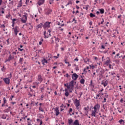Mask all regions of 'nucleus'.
I'll list each match as a JSON object with an SVG mask.
<instances>
[{
  "label": "nucleus",
  "mask_w": 125,
  "mask_h": 125,
  "mask_svg": "<svg viewBox=\"0 0 125 125\" xmlns=\"http://www.w3.org/2000/svg\"><path fill=\"white\" fill-rule=\"evenodd\" d=\"M64 86H66L67 87V88H68V86H69V84L68 83H67V84L64 83Z\"/></svg>",
  "instance_id": "obj_42"
},
{
  "label": "nucleus",
  "mask_w": 125,
  "mask_h": 125,
  "mask_svg": "<svg viewBox=\"0 0 125 125\" xmlns=\"http://www.w3.org/2000/svg\"><path fill=\"white\" fill-rule=\"evenodd\" d=\"M15 33L16 36H17V34L19 33V27L18 26H16L15 28H13Z\"/></svg>",
  "instance_id": "obj_8"
},
{
  "label": "nucleus",
  "mask_w": 125,
  "mask_h": 125,
  "mask_svg": "<svg viewBox=\"0 0 125 125\" xmlns=\"http://www.w3.org/2000/svg\"><path fill=\"white\" fill-rule=\"evenodd\" d=\"M73 4V2H72L71 1V0H69V1H68V2L67 3V4L66 5V6H67V5H70V4Z\"/></svg>",
  "instance_id": "obj_27"
},
{
  "label": "nucleus",
  "mask_w": 125,
  "mask_h": 125,
  "mask_svg": "<svg viewBox=\"0 0 125 125\" xmlns=\"http://www.w3.org/2000/svg\"><path fill=\"white\" fill-rule=\"evenodd\" d=\"M42 26H43V24H42V23H41L40 24H38L36 26L37 31H39V29H42Z\"/></svg>",
  "instance_id": "obj_10"
},
{
  "label": "nucleus",
  "mask_w": 125,
  "mask_h": 125,
  "mask_svg": "<svg viewBox=\"0 0 125 125\" xmlns=\"http://www.w3.org/2000/svg\"><path fill=\"white\" fill-rule=\"evenodd\" d=\"M89 67L91 68V69H92L93 70L94 69H95V66L93 65V64L90 65Z\"/></svg>",
  "instance_id": "obj_24"
},
{
  "label": "nucleus",
  "mask_w": 125,
  "mask_h": 125,
  "mask_svg": "<svg viewBox=\"0 0 125 125\" xmlns=\"http://www.w3.org/2000/svg\"><path fill=\"white\" fill-rule=\"evenodd\" d=\"M14 97V96H11V98H10V100L11 101H12V99Z\"/></svg>",
  "instance_id": "obj_61"
},
{
  "label": "nucleus",
  "mask_w": 125,
  "mask_h": 125,
  "mask_svg": "<svg viewBox=\"0 0 125 125\" xmlns=\"http://www.w3.org/2000/svg\"><path fill=\"white\" fill-rule=\"evenodd\" d=\"M99 13H100V12L99 11H97V12H96V14H97V15H98Z\"/></svg>",
  "instance_id": "obj_57"
},
{
  "label": "nucleus",
  "mask_w": 125,
  "mask_h": 125,
  "mask_svg": "<svg viewBox=\"0 0 125 125\" xmlns=\"http://www.w3.org/2000/svg\"><path fill=\"white\" fill-rule=\"evenodd\" d=\"M55 111L56 112V116H57L60 114V112H59V109H58V108H56Z\"/></svg>",
  "instance_id": "obj_16"
},
{
  "label": "nucleus",
  "mask_w": 125,
  "mask_h": 125,
  "mask_svg": "<svg viewBox=\"0 0 125 125\" xmlns=\"http://www.w3.org/2000/svg\"><path fill=\"white\" fill-rule=\"evenodd\" d=\"M101 84L104 85V87H106L108 84V81L106 80L104 82L102 83Z\"/></svg>",
  "instance_id": "obj_14"
},
{
  "label": "nucleus",
  "mask_w": 125,
  "mask_h": 125,
  "mask_svg": "<svg viewBox=\"0 0 125 125\" xmlns=\"http://www.w3.org/2000/svg\"><path fill=\"white\" fill-rule=\"evenodd\" d=\"M26 21H27V17L26 16H24L21 18V22H22V23H26Z\"/></svg>",
  "instance_id": "obj_11"
},
{
  "label": "nucleus",
  "mask_w": 125,
  "mask_h": 125,
  "mask_svg": "<svg viewBox=\"0 0 125 125\" xmlns=\"http://www.w3.org/2000/svg\"><path fill=\"white\" fill-rule=\"evenodd\" d=\"M76 8H77V9H80V7L78 5L76 6Z\"/></svg>",
  "instance_id": "obj_55"
},
{
  "label": "nucleus",
  "mask_w": 125,
  "mask_h": 125,
  "mask_svg": "<svg viewBox=\"0 0 125 125\" xmlns=\"http://www.w3.org/2000/svg\"><path fill=\"white\" fill-rule=\"evenodd\" d=\"M80 83L82 84H83L84 83V82H85V81H84V79H82L81 80H80Z\"/></svg>",
  "instance_id": "obj_23"
},
{
  "label": "nucleus",
  "mask_w": 125,
  "mask_h": 125,
  "mask_svg": "<svg viewBox=\"0 0 125 125\" xmlns=\"http://www.w3.org/2000/svg\"><path fill=\"white\" fill-rule=\"evenodd\" d=\"M29 1H30V0H26V2H25L26 4H27V3H28V2H29Z\"/></svg>",
  "instance_id": "obj_51"
},
{
  "label": "nucleus",
  "mask_w": 125,
  "mask_h": 125,
  "mask_svg": "<svg viewBox=\"0 0 125 125\" xmlns=\"http://www.w3.org/2000/svg\"><path fill=\"white\" fill-rule=\"evenodd\" d=\"M39 110L40 112H44V110H43V109H42V106L39 107Z\"/></svg>",
  "instance_id": "obj_25"
},
{
  "label": "nucleus",
  "mask_w": 125,
  "mask_h": 125,
  "mask_svg": "<svg viewBox=\"0 0 125 125\" xmlns=\"http://www.w3.org/2000/svg\"><path fill=\"white\" fill-rule=\"evenodd\" d=\"M73 119H68V124L69 125H72V124H73Z\"/></svg>",
  "instance_id": "obj_20"
},
{
  "label": "nucleus",
  "mask_w": 125,
  "mask_h": 125,
  "mask_svg": "<svg viewBox=\"0 0 125 125\" xmlns=\"http://www.w3.org/2000/svg\"><path fill=\"white\" fill-rule=\"evenodd\" d=\"M109 74H110L112 76H114V75H115V73L114 72H109Z\"/></svg>",
  "instance_id": "obj_43"
},
{
  "label": "nucleus",
  "mask_w": 125,
  "mask_h": 125,
  "mask_svg": "<svg viewBox=\"0 0 125 125\" xmlns=\"http://www.w3.org/2000/svg\"><path fill=\"white\" fill-rule=\"evenodd\" d=\"M99 11L101 14H103V13H104V9H102V8L100 9Z\"/></svg>",
  "instance_id": "obj_21"
},
{
  "label": "nucleus",
  "mask_w": 125,
  "mask_h": 125,
  "mask_svg": "<svg viewBox=\"0 0 125 125\" xmlns=\"http://www.w3.org/2000/svg\"><path fill=\"white\" fill-rule=\"evenodd\" d=\"M38 81L39 83H41L43 81L42 78V76H41V75H38Z\"/></svg>",
  "instance_id": "obj_12"
},
{
  "label": "nucleus",
  "mask_w": 125,
  "mask_h": 125,
  "mask_svg": "<svg viewBox=\"0 0 125 125\" xmlns=\"http://www.w3.org/2000/svg\"><path fill=\"white\" fill-rule=\"evenodd\" d=\"M68 89H68V88L65 89V93L64 94V95L65 96H66V97H68V96H69V92H68Z\"/></svg>",
  "instance_id": "obj_19"
},
{
  "label": "nucleus",
  "mask_w": 125,
  "mask_h": 125,
  "mask_svg": "<svg viewBox=\"0 0 125 125\" xmlns=\"http://www.w3.org/2000/svg\"><path fill=\"white\" fill-rule=\"evenodd\" d=\"M93 78H96V73L94 72L92 75Z\"/></svg>",
  "instance_id": "obj_33"
},
{
  "label": "nucleus",
  "mask_w": 125,
  "mask_h": 125,
  "mask_svg": "<svg viewBox=\"0 0 125 125\" xmlns=\"http://www.w3.org/2000/svg\"><path fill=\"white\" fill-rule=\"evenodd\" d=\"M43 35L44 36V39H47L51 36L50 33H48V32H46L45 31H44Z\"/></svg>",
  "instance_id": "obj_7"
},
{
  "label": "nucleus",
  "mask_w": 125,
  "mask_h": 125,
  "mask_svg": "<svg viewBox=\"0 0 125 125\" xmlns=\"http://www.w3.org/2000/svg\"><path fill=\"white\" fill-rule=\"evenodd\" d=\"M22 0H20V1H19V2L18 4V6L17 7L18 8H20V7H21V6H22Z\"/></svg>",
  "instance_id": "obj_17"
},
{
  "label": "nucleus",
  "mask_w": 125,
  "mask_h": 125,
  "mask_svg": "<svg viewBox=\"0 0 125 125\" xmlns=\"http://www.w3.org/2000/svg\"><path fill=\"white\" fill-rule=\"evenodd\" d=\"M18 50L20 51H23V49H21L20 48H18Z\"/></svg>",
  "instance_id": "obj_54"
},
{
  "label": "nucleus",
  "mask_w": 125,
  "mask_h": 125,
  "mask_svg": "<svg viewBox=\"0 0 125 125\" xmlns=\"http://www.w3.org/2000/svg\"><path fill=\"white\" fill-rule=\"evenodd\" d=\"M100 110V104H97L94 105L91 110V115L92 117H96V114L99 113Z\"/></svg>",
  "instance_id": "obj_1"
},
{
  "label": "nucleus",
  "mask_w": 125,
  "mask_h": 125,
  "mask_svg": "<svg viewBox=\"0 0 125 125\" xmlns=\"http://www.w3.org/2000/svg\"><path fill=\"white\" fill-rule=\"evenodd\" d=\"M102 48H103V49H105V46H104V45H102Z\"/></svg>",
  "instance_id": "obj_52"
},
{
  "label": "nucleus",
  "mask_w": 125,
  "mask_h": 125,
  "mask_svg": "<svg viewBox=\"0 0 125 125\" xmlns=\"http://www.w3.org/2000/svg\"><path fill=\"white\" fill-rule=\"evenodd\" d=\"M79 95H80L79 98H81V97H82V95H83V92H80L79 93Z\"/></svg>",
  "instance_id": "obj_40"
},
{
  "label": "nucleus",
  "mask_w": 125,
  "mask_h": 125,
  "mask_svg": "<svg viewBox=\"0 0 125 125\" xmlns=\"http://www.w3.org/2000/svg\"><path fill=\"white\" fill-rule=\"evenodd\" d=\"M28 125H32V124L30 122H28Z\"/></svg>",
  "instance_id": "obj_62"
},
{
  "label": "nucleus",
  "mask_w": 125,
  "mask_h": 125,
  "mask_svg": "<svg viewBox=\"0 0 125 125\" xmlns=\"http://www.w3.org/2000/svg\"><path fill=\"white\" fill-rule=\"evenodd\" d=\"M4 112L5 113H8V112H9V109L7 108V109H5V110H4Z\"/></svg>",
  "instance_id": "obj_30"
},
{
  "label": "nucleus",
  "mask_w": 125,
  "mask_h": 125,
  "mask_svg": "<svg viewBox=\"0 0 125 125\" xmlns=\"http://www.w3.org/2000/svg\"><path fill=\"white\" fill-rule=\"evenodd\" d=\"M47 32L49 34H50V33L51 32V30H50V29H49L48 30V31Z\"/></svg>",
  "instance_id": "obj_53"
},
{
  "label": "nucleus",
  "mask_w": 125,
  "mask_h": 125,
  "mask_svg": "<svg viewBox=\"0 0 125 125\" xmlns=\"http://www.w3.org/2000/svg\"><path fill=\"white\" fill-rule=\"evenodd\" d=\"M51 11H52L51 9H47L45 11L46 14H47V15H49V14H50V13H51Z\"/></svg>",
  "instance_id": "obj_15"
},
{
  "label": "nucleus",
  "mask_w": 125,
  "mask_h": 125,
  "mask_svg": "<svg viewBox=\"0 0 125 125\" xmlns=\"http://www.w3.org/2000/svg\"><path fill=\"white\" fill-rule=\"evenodd\" d=\"M75 83V81L74 80H72L68 86H67V89L71 88V89H74V83Z\"/></svg>",
  "instance_id": "obj_4"
},
{
  "label": "nucleus",
  "mask_w": 125,
  "mask_h": 125,
  "mask_svg": "<svg viewBox=\"0 0 125 125\" xmlns=\"http://www.w3.org/2000/svg\"><path fill=\"white\" fill-rule=\"evenodd\" d=\"M72 111H73V109L72 108L69 109V113H71Z\"/></svg>",
  "instance_id": "obj_60"
},
{
  "label": "nucleus",
  "mask_w": 125,
  "mask_h": 125,
  "mask_svg": "<svg viewBox=\"0 0 125 125\" xmlns=\"http://www.w3.org/2000/svg\"><path fill=\"white\" fill-rule=\"evenodd\" d=\"M15 21H16V19H13L12 23H13V24H14V22H15Z\"/></svg>",
  "instance_id": "obj_46"
},
{
  "label": "nucleus",
  "mask_w": 125,
  "mask_h": 125,
  "mask_svg": "<svg viewBox=\"0 0 125 125\" xmlns=\"http://www.w3.org/2000/svg\"><path fill=\"white\" fill-rule=\"evenodd\" d=\"M51 43H54V41L52 40V38L51 39Z\"/></svg>",
  "instance_id": "obj_48"
},
{
  "label": "nucleus",
  "mask_w": 125,
  "mask_h": 125,
  "mask_svg": "<svg viewBox=\"0 0 125 125\" xmlns=\"http://www.w3.org/2000/svg\"><path fill=\"white\" fill-rule=\"evenodd\" d=\"M102 20L103 21L101 22V24H103V23L104 22V19H102Z\"/></svg>",
  "instance_id": "obj_58"
},
{
  "label": "nucleus",
  "mask_w": 125,
  "mask_h": 125,
  "mask_svg": "<svg viewBox=\"0 0 125 125\" xmlns=\"http://www.w3.org/2000/svg\"><path fill=\"white\" fill-rule=\"evenodd\" d=\"M66 78H69L70 77V75H69V74L68 73H66Z\"/></svg>",
  "instance_id": "obj_47"
},
{
  "label": "nucleus",
  "mask_w": 125,
  "mask_h": 125,
  "mask_svg": "<svg viewBox=\"0 0 125 125\" xmlns=\"http://www.w3.org/2000/svg\"><path fill=\"white\" fill-rule=\"evenodd\" d=\"M3 103L4 104L6 103V99L5 98H3Z\"/></svg>",
  "instance_id": "obj_37"
},
{
  "label": "nucleus",
  "mask_w": 125,
  "mask_h": 125,
  "mask_svg": "<svg viewBox=\"0 0 125 125\" xmlns=\"http://www.w3.org/2000/svg\"><path fill=\"white\" fill-rule=\"evenodd\" d=\"M50 24H51V22H46L43 25V29H48L50 27Z\"/></svg>",
  "instance_id": "obj_5"
},
{
  "label": "nucleus",
  "mask_w": 125,
  "mask_h": 125,
  "mask_svg": "<svg viewBox=\"0 0 125 125\" xmlns=\"http://www.w3.org/2000/svg\"><path fill=\"white\" fill-rule=\"evenodd\" d=\"M55 42H59V38H55Z\"/></svg>",
  "instance_id": "obj_31"
},
{
  "label": "nucleus",
  "mask_w": 125,
  "mask_h": 125,
  "mask_svg": "<svg viewBox=\"0 0 125 125\" xmlns=\"http://www.w3.org/2000/svg\"><path fill=\"white\" fill-rule=\"evenodd\" d=\"M78 78H79V75H78V74L76 73H74L72 74V79L73 80L72 81H74V82H75V81H77Z\"/></svg>",
  "instance_id": "obj_6"
},
{
  "label": "nucleus",
  "mask_w": 125,
  "mask_h": 125,
  "mask_svg": "<svg viewBox=\"0 0 125 125\" xmlns=\"http://www.w3.org/2000/svg\"><path fill=\"white\" fill-rule=\"evenodd\" d=\"M11 74H10V77L8 78H4L3 81L6 84H9L10 83V78H11Z\"/></svg>",
  "instance_id": "obj_3"
},
{
  "label": "nucleus",
  "mask_w": 125,
  "mask_h": 125,
  "mask_svg": "<svg viewBox=\"0 0 125 125\" xmlns=\"http://www.w3.org/2000/svg\"><path fill=\"white\" fill-rule=\"evenodd\" d=\"M54 1V0H49V2L50 4H52Z\"/></svg>",
  "instance_id": "obj_29"
},
{
  "label": "nucleus",
  "mask_w": 125,
  "mask_h": 125,
  "mask_svg": "<svg viewBox=\"0 0 125 125\" xmlns=\"http://www.w3.org/2000/svg\"><path fill=\"white\" fill-rule=\"evenodd\" d=\"M89 24L90 25V26H91V25H92V21H90V22L89 23Z\"/></svg>",
  "instance_id": "obj_64"
},
{
  "label": "nucleus",
  "mask_w": 125,
  "mask_h": 125,
  "mask_svg": "<svg viewBox=\"0 0 125 125\" xmlns=\"http://www.w3.org/2000/svg\"><path fill=\"white\" fill-rule=\"evenodd\" d=\"M33 84L38 85V84H40V83L39 82H34V83H33Z\"/></svg>",
  "instance_id": "obj_35"
},
{
  "label": "nucleus",
  "mask_w": 125,
  "mask_h": 125,
  "mask_svg": "<svg viewBox=\"0 0 125 125\" xmlns=\"http://www.w3.org/2000/svg\"><path fill=\"white\" fill-rule=\"evenodd\" d=\"M119 123H120V124H122V123H125V121L123 119H121L119 121Z\"/></svg>",
  "instance_id": "obj_32"
},
{
  "label": "nucleus",
  "mask_w": 125,
  "mask_h": 125,
  "mask_svg": "<svg viewBox=\"0 0 125 125\" xmlns=\"http://www.w3.org/2000/svg\"><path fill=\"white\" fill-rule=\"evenodd\" d=\"M73 89H74L69 88V92H70V93H72V90H73Z\"/></svg>",
  "instance_id": "obj_45"
},
{
  "label": "nucleus",
  "mask_w": 125,
  "mask_h": 125,
  "mask_svg": "<svg viewBox=\"0 0 125 125\" xmlns=\"http://www.w3.org/2000/svg\"><path fill=\"white\" fill-rule=\"evenodd\" d=\"M22 61H23V58H21L20 59V62L21 63V62H22Z\"/></svg>",
  "instance_id": "obj_44"
},
{
  "label": "nucleus",
  "mask_w": 125,
  "mask_h": 125,
  "mask_svg": "<svg viewBox=\"0 0 125 125\" xmlns=\"http://www.w3.org/2000/svg\"><path fill=\"white\" fill-rule=\"evenodd\" d=\"M12 59V57L11 56V55H10L9 56V58H8V61H10Z\"/></svg>",
  "instance_id": "obj_34"
},
{
  "label": "nucleus",
  "mask_w": 125,
  "mask_h": 125,
  "mask_svg": "<svg viewBox=\"0 0 125 125\" xmlns=\"http://www.w3.org/2000/svg\"><path fill=\"white\" fill-rule=\"evenodd\" d=\"M83 73L85 74H86V73H87V71H86V68H84L83 69Z\"/></svg>",
  "instance_id": "obj_39"
},
{
  "label": "nucleus",
  "mask_w": 125,
  "mask_h": 125,
  "mask_svg": "<svg viewBox=\"0 0 125 125\" xmlns=\"http://www.w3.org/2000/svg\"><path fill=\"white\" fill-rule=\"evenodd\" d=\"M75 70H76V71H79V67L78 66L75 67Z\"/></svg>",
  "instance_id": "obj_49"
},
{
  "label": "nucleus",
  "mask_w": 125,
  "mask_h": 125,
  "mask_svg": "<svg viewBox=\"0 0 125 125\" xmlns=\"http://www.w3.org/2000/svg\"><path fill=\"white\" fill-rule=\"evenodd\" d=\"M105 65H109L110 64V60H107L105 62Z\"/></svg>",
  "instance_id": "obj_26"
},
{
  "label": "nucleus",
  "mask_w": 125,
  "mask_h": 125,
  "mask_svg": "<svg viewBox=\"0 0 125 125\" xmlns=\"http://www.w3.org/2000/svg\"><path fill=\"white\" fill-rule=\"evenodd\" d=\"M44 1L45 0H39L38 2V4H39V5H42L43 4V3H44Z\"/></svg>",
  "instance_id": "obj_13"
},
{
  "label": "nucleus",
  "mask_w": 125,
  "mask_h": 125,
  "mask_svg": "<svg viewBox=\"0 0 125 125\" xmlns=\"http://www.w3.org/2000/svg\"><path fill=\"white\" fill-rule=\"evenodd\" d=\"M42 64H43V65H44V64H45V63H47V61L46 60H45V59H44L42 60Z\"/></svg>",
  "instance_id": "obj_22"
},
{
  "label": "nucleus",
  "mask_w": 125,
  "mask_h": 125,
  "mask_svg": "<svg viewBox=\"0 0 125 125\" xmlns=\"http://www.w3.org/2000/svg\"><path fill=\"white\" fill-rule=\"evenodd\" d=\"M89 7V5H86V6H85V9H86V10H88Z\"/></svg>",
  "instance_id": "obj_41"
},
{
  "label": "nucleus",
  "mask_w": 125,
  "mask_h": 125,
  "mask_svg": "<svg viewBox=\"0 0 125 125\" xmlns=\"http://www.w3.org/2000/svg\"><path fill=\"white\" fill-rule=\"evenodd\" d=\"M75 106L76 107V109H77V110H79V106H80V101L76 99L75 100Z\"/></svg>",
  "instance_id": "obj_9"
},
{
  "label": "nucleus",
  "mask_w": 125,
  "mask_h": 125,
  "mask_svg": "<svg viewBox=\"0 0 125 125\" xmlns=\"http://www.w3.org/2000/svg\"><path fill=\"white\" fill-rule=\"evenodd\" d=\"M27 118V116H25L24 117H22L21 119H23V120H25V119Z\"/></svg>",
  "instance_id": "obj_56"
},
{
  "label": "nucleus",
  "mask_w": 125,
  "mask_h": 125,
  "mask_svg": "<svg viewBox=\"0 0 125 125\" xmlns=\"http://www.w3.org/2000/svg\"><path fill=\"white\" fill-rule=\"evenodd\" d=\"M73 125H80V123L79 122V120H76L73 124Z\"/></svg>",
  "instance_id": "obj_18"
},
{
  "label": "nucleus",
  "mask_w": 125,
  "mask_h": 125,
  "mask_svg": "<svg viewBox=\"0 0 125 125\" xmlns=\"http://www.w3.org/2000/svg\"><path fill=\"white\" fill-rule=\"evenodd\" d=\"M63 107H65V106L64 105V104H62V105L61 106V108H63Z\"/></svg>",
  "instance_id": "obj_63"
},
{
  "label": "nucleus",
  "mask_w": 125,
  "mask_h": 125,
  "mask_svg": "<svg viewBox=\"0 0 125 125\" xmlns=\"http://www.w3.org/2000/svg\"><path fill=\"white\" fill-rule=\"evenodd\" d=\"M5 70V68H4V66H3V67L1 69V70L2 71V72H4Z\"/></svg>",
  "instance_id": "obj_36"
},
{
  "label": "nucleus",
  "mask_w": 125,
  "mask_h": 125,
  "mask_svg": "<svg viewBox=\"0 0 125 125\" xmlns=\"http://www.w3.org/2000/svg\"><path fill=\"white\" fill-rule=\"evenodd\" d=\"M90 16H95V15H94L92 13H90Z\"/></svg>",
  "instance_id": "obj_59"
},
{
  "label": "nucleus",
  "mask_w": 125,
  "mask_h": 125,
  "mask_svg": "<svg viewBox=\"0 0 125 125\" xmlns=\"http://www.w3.org/2000/svg\"><path fill=\"white\" fill-rule=\"evenodd\" d=\"M102 95H103V94L100 93L99 94L97 95V97H101L102 96Z\"/></svg>",
  "instance_id": "obj_28"
},
{
  "label": "nucleus",
  "mask_w": 125,
  "mask_h": 125,
  "mask_svg": "<svg viewBox=\"0 0 125 125\" xmlns=\"http://www.w3.org/2000/svg\"><path fill=\"white\" fill-rule=\"evenodd\" d=\"M90 85H91V86H94V84H93V83H92V80L90 81Z\"/></svg>",
  "instance_id": "obj_38"
},
{
  "label": "nucleus",
  "mask_w": 125,
  "mask_h": 125,
  "mask_svg": "<svg viewBox=\"0 0 125 125\" xmlns=\"http://www.w3.org/2000/svg\"><path fill=\"white\" fill-rule=\"evenodd\" d=\"M96 73L98 74L99 76H102V75L105 73V71L102 68H100L96 70Z\"/></svg>",
  "instance_id": "obj_2"
},
{
  "label": "nucleus",
  "mask_w": 125,
  "mask_h": 125,
  "mask_svg": "<svg viewBox=\"0 0 125 125\" xmlns=\"http://www.w3.org/2000/svg\"><path fill=\"white\" fill-rule=\"evenodd\" d=\"M9 4H12V5H13V1H10V2H9Z\"/></svg>",
  "instance_id": "obj_50"
}]
</instances>
